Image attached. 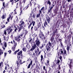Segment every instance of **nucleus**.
<instances>
[{"mask_svg": "<svg viewBox=\"0 0 73 73\" xmlns=\"http://www.w3.org/2000/svg\"><path fill=\"white\" fill-rule=\"evenodd\" d=\"M70 62H68V64L70 68V69L69 70L68 73H71V72H72L71 68H72V67L73 66L72 65H73V62H72V60H70Z\"/></svg>", "mask_w": 73, "mask_h": 73, "instance_id": "nucleus-1", "label": "nucleus"}, {"mask_svg": "<svg viewBox=\"0 0 73 73\" xmlns=\"http://www.w3.org/2000/svg\"><path fill=\"white\" fill-rule=\"evenodd\" d=\"M19 23H21V24H19V25L21 29H23L24 27H23V25H24V22L23 21V20H22L20 21Z\"/></svg>", "mask_w": 73, "mask_h": 73, "instance_id": "nucleus-2", "label": "nucleus"}, {"mask_svg": "<svg viewBox=\"0 0 73 73\" xmlns=\"http://www.w3.org/2000/svg\"><path fill=\"white\" fill-rule=\"evenodd\" d=\"M20 58H18V60L17 61V65L18 66H19V64H22L23 62H21V60L20 59Z\"/></svg>", "mask_w": 73, "mask_h": 73, "instance_id": "nucleus-3", "label": "nucleus"}, {"mask_svg": "<svg viewBox=\"0 0 73 73\" xmlns=\"http://www.w3.org/2000/svg\"><path fill=\"white\" fill-rule=\"evenodd\" d=\"M15 41H18L19 42L20 41V40H21L20 39V35H18L17 37H15Z\"/></svg>", "mask_w": 73, "mask_h": 73, "instance_id": "nucleus-4", "label": "nucleus"}, {"mask_svg": "<svg viewBox=\"0 0 73 73\" xmlns=\"http://www.w3.org/2000/svg\"><path fill=\"white\" fill-rule=\"evenodd\" d=\"M35 43L37 46H39L40 44V40H38V38L35 41Z\"/></svg>", "mask_w": 73, "mask_h": 73, "instance_id": "nucleus-5", "label": "nucleus"}, {"mask_svg": "<svg viewBox=\"0 0 73 73\" xmlns=\"http://www.w3.org/2000/svg\"><path fill=\"white\" fill-rule=\"evenodd\" d=\"M22 51H21L20 52H19L17 53L18 56H17V58H20V57H21V56L22 55Z\"/></svg>", "mask_w": 73, "mask_h": 73, "instance_id": "nucleus-6", "label": "nucleus"}, {"mask_svg": "<svg viewBox=\"0 0 73 73\" xmlns=\"http://www.w3.org/2000/svg\"><path fill=\"white\" fill-rule=\"evenodd\" d=\"M27 33H28V32L27 31H25V33L23 32L21 34V35L20 36L21 37L23 36V37H25V35H26Z\"/></svg>", "mask_w": 73, "mask_h": 73, "instance_id": "nucleus-7", "label": "nucleus"}, {"mask_svg": "<svg viewBox=\"0 0 73 73\" xmlns=\"http://www.w3.org/2000/svg\"><path fill=\"white\" fill-rule=\"evenodd\" d=\"M39 37L40 38H41L42 37H43L44 36V35L42 33V32L41 31H40V33L39 35Z\"/></svg>", "mask_w": 73, "mask_h": 73, "instance_id": "nucleus-8", "label": "nucleus"}, {"mask_svg": "<svg viewBox=\"0 0 73 73\" xmlns=\"http://www.w3.org/2000/svg\"><path fill=\"white\" fill-rule=\"evenodd\" d=\"M37 47V46L36 44H34V45L32 46V48L30 49L31 51H33L35 50V48Z\"/></svg>", "mask_w": 73, "mask_h": 73, "instance_id": "nucleus-9", "label": "nucleus"}, {"mask_svg": "<svg viewBox=\"0 0 73 73\" xmlns=\"http://www.w3.org/2000/svg\"><path fill=\"white\" fill-rule=\"evenodd\" d=\"M56 64H55V63H54V62L52 63L51 66L53 69H55L56 68Z\"/></svg>", "mask_w": 73, "mask_h": 73, "instance_id": "nucleus-10", "label": "nucleus"}, {"mask_svg": "<svg viewBox=\"0 0 73 73\" xmlns=\"http://www.w3.org/2000/svg\"><path fill=\"white\" fill-rule=\"evenodd\" d=\"M32 64V61H31L30 62V63L29 64V66L28 67V69L29 68H30V67H31V65Z\"/></svg>", "mask_w": 73, "mask_h": 73, "instance_id": "nucleus-11", "label": "nucleus"}, {"mask_svg": "<svg viewBox=\"0 0 73 73\" xmlns=\"http://www.w3.org/2000/svg\"><path fill=\"white\" fill-rule=\"evenodd\" d=\"M47 56L48 58H50L52 56V54H50V53H49V54H48Z\"/></svg>", "mask_w": 73, "mask_h": 73, "instance_id": "nucleus-12", "label": "nucleus"}, {"mask_svg": "<svg viewBox=\"0 0 73 73\" xmlns=\"http://www.w3.org/2000/svg\"><path fill=\"white\" fill-rule=\"evenodd\" d=\"M46 48L47 51H48L49 49H50V47L49 46H48V45H47Z\"/></svg>", "mask_w": 73, "mask_h": 73, "instance_id": "nucleus-13", "label": "nucleus"}, {"mask_svg": "<svg viewBox=\"0 0 73 73\" xmlns=\"http://www.w3.org/2000/svg\"><path fill=\"white\" fill-rule=\"evenodd\" d=\"M11 29V27H7V29L6 31H9V30H10Z\"/></svg>", "mask_w": 73, "mask_h": 73, "instance_id": "nucleus-14", "label": "nucleus"}, {"mask_svg": "<svg viewBox=\"0 0 73 73\" xmlns=\"http://www.w3.org/2000/svg\"><path fill=\"white\" fill-rule=\"evenodd\" d=\"M2 54H3V52L1 50V49H0V56H1Z\"/></svg>", "mask_w": 73, "mask_h": 73, "instance_id": "nucleus-15", "label": "nucleus"}, {"mask_svg": "<svg viewBox=\"0 0 73 73\" xmlns=\"http://www.w3.org/2000/svg\"><path fill=\"white\" fill-rule=\"evenodd\" d=\"M11 17V15H10L8 18L7 19V21H8V22H9V19H10Z\"/></svg>", "mask_w": 73, "mask_h": 73, "instance_id": "nucleus-16", "label": "nucleus"}, {"mask_svg": "<svg viewBox=\"0 0 73 73\" xmlns=\"http://www.w3.org/2000/svg\"><path fill=\"white\" fill-rule=\"evenodd\" d=\"M50 19L49 17H48L47 20V21L48 22V24L49 23V21H50Z\"/></svg>", "mask_w": 73, "mask_h": 73, "instance_id": "nucleus-17", "label": "nucleus"}, {"mask_svg": "<svg viewBox=\"0 0 73 73\" xmlns=\"http://www.w3.org/2000/svg\"><path fill=\"white\" fill-rule=\"evenodd\" d=\"M40 57H41L40 62H41V61H42L43 59H44V58H43V56H42V55H41Z\"/></svg>", "mask_w": 73, "mask_h": 73, "instance_id": "nucleus-18", "label": "nucleus"}, {"mask_svg": "<svg viewBox=\"0 0 73 73\" xmlns=\"http://www.w3.org/2000/svg\"><path fill=\"white\" fill-rule=\"evenodd\" d=\"M4 47H5V48H7V42H4Z\"/></svg>", "mask_w": 73, "mask_h": 73, "instance_id": "nucleus-19", "label": "nucleus"}, {"mask_svg": "<svg viewBox=\"0 0 73 73\" xmlns=\"http://www.w3.org/2000/svg\"><path fill=\"white\" fill-rule=\"evenodd\" d=\"M60 62V60H57L56 61V64H59Z\"/></svg>", "mask_w": 73, "mask_h": 73, "instance_id": "nucleus-20", "label": "nucleus"}, {"mask_svg": "<svg viewBox=\"0 0 73 73\" xmlns=\"http://www.w3.org/2000/svg\"><path fill=\"white\" fill-rule=\"evenodd\" d=\"M59 52L61 54L63 53V51H62V50L60 49L59 50Z\"/></svg>", "mask_w": 73, "mask_h": 73, "instance_id": "nucleus-21", "label": "nucleus"}, {"mask_svg": "<svg viewBox=\"0 0 73 73\" xmlns=\"http://www.w3.org/2000/svg\"><path fill=\"white\" fill-rule=\"evenodd\" d=\"M13 29H11L10 30V31H7V32L8 33V34H10V33H11V32H12V31Z\"/></svg>", "mask_w": 73, "mask_h": 73, "instance_id": "nucleus-22", "label": "nucleus"}, {"mask_svg": "<svg viewBox=\"0 0 73 73\" xmlns=\"http://www.w3.org/2000/svg\"><path fill=\"white\" fill-rule=\"evenodd\" d=\"M44 27H46L45 25H48V23H47V22L45 21V22L44 23Z\"/></svg>", "mask_w": 73, "mask_h": 73, "instance_id": "nucleus-23", "label": "nucleus"}, {"mask_svg": "<svg viewBox=\"0 0 73 73\" xmlns=\"http://www.w3.org/2000/svg\"><path fill=\"white\" fill-rule=\"evenodd\" d=\"M14 48H15L17 46V43H14Z\"/></svg>", "mask_w": 73, "mask_h": 73, "instance_id": "nucleus-24", "label": "nucleus"}, {"mask_svg": "<svg viewBox=\"0 0 73 73\" xmlns=\"http://www.w3.org/2000/svg\"><path fill=\"white\" fill-rule=\"evenodd\" d=\"M31 23H32V24H33V26H35V21H33Z\"/></svg>", "mask_w": 73, "mask_h": 73, "instance_id": "nucleus-25", "label": "nucleus"}, {"mask_svg": "<svg viewBox=\"0 0 73 73\" xmlns=\"http://www.w3.org/2000/svg\"><path fill=\"white\" fill-rule=\"evenodd\" d=\"M67 50H68V52H69V46H67Z\"/></svg>", "mask_w": 73, "mask_h": 73, "instance_id": "nucleus-26", "label": "nucleus"}, {"mask_svg": "<svg viewBox=\"0 0 73 73\" xmlns=\"http://www.w3.org/2000/svg\"><path fill=\"white\" fill-rule=\"evenodd\" d=\"M28 6H27L25 7L23 9V10H26V9H28Z\"/></svg>", "mask_w": 73, "mask_h": 73, "instance_id": "nucleus-27", "label": "nucleus"}, {"mask_svg": "<svg viewBox=\"0 0 73 73\" xmlns=\"http://www.w3.org/2000/svg\"><path fill=\"white\" fill-rule=\"evenodd\" d=\"M22 50L24 52H26V48H23Z\"/></svg>", "mask_w": 73, "mask_h": 73, "instance_id": "nucleus-28", "label": "nucleus"}, {"mask_svg": "<svg viewBox=\"0 0 73 73\" xmlns=\"http://www.w3.org/2000/svg\"><path fill=\"white\" fill-rule=\"evenodd\" d=\"M54 38H53V37H52L50 39V40L51 41V42H53V40H54Z\"/></svg>", "mask_w": 73, "mask_h": 73, "instance_id": "nucleus-29", "label": "nucleus"}, {"mask_svg": "<svg viewBox=\"0 0 73 73\" xmlns=\"http://www.w3.org/2000/svg\"><path fill=\"white\" fill-rule=\"evenodd\" d=\"M48 44L50 46H52V44H51V43H50V42H49Z\"/></svg>", "mask_w": 73, "mask_h": 73, "instance_id": "nucleus-30", "label": "nucleus"}, {"mask_svg": "<svg viewBox=\"0 0 73 73\" xmlns=\"http://www.w3.org/2000/svg\"><path fill=\"white\" fill-rule=\"evenodd\" d=\"M58 69L59 70H60V69H61V67L60 66V64H58Z\"/></svg>", "mask_w": 73, "mask_h": 73, "instance_id": "nucleus-31", "label": "nucleus"}, {"mask_svg": "<svg viewBox=\"0 0 73 73\" xmlns=\"http://www.w3.org/2000/svg\"><path fill=\"white\" fill-rule=\"evenodd\" d=\"M42 40H45V36H43V37H42L41 38Z\"/></svg>", "mask_w": 73, "mask_h": 73, "instance_id": "nucleus-32", "label": "nucleus"}, {"mask_svg": "<svg viewBox=\"0 0 73 73\" xmlns=\"http://www.w3.org/2000/svg\"><path fill=\"white\" fill-rule=\"evenodd\" d=\"M40 10L41 11H44V7H43L40 9Z\"/></svg>", "mask_w": 73, "mask_h": 73, "instance_id": "nucleus-33", "label": "nucleus"}, {"mask_svg": "<svg viewBox=\"0 0 73 73\" xmlns=\"http://www.w3.org/2000/svg\"><path fill=\"white\" fill-rule=\"evenodd\" d=\"M31 25H32V23H31L30 24L29 26L28 27L29 29H30V27H31Z\"/></svg>", "mask_w": 73, "mask_h": 73, "instance_id": "nucleus-34", "label": "nucleus"}, {"mask_svg": "<svg viewBox=\"0 0 73 73\" xmlns=\"http://www.w3.org/2000/svg\"><path fill=\"white\" fill-rule=\"evenodd\" d=\"M40 16V14H37L36 15V17H39Z\"/></svg>", "mask_w": 73, "mask_h": 73, "instance_id": "nucleus-35", "label": "nucleus"}, {"mask_svg": "<svg viewBox=\"0 0 73 73\" xmlns=\"http://www.w3.org/2000/svg\"><path fill=\"white\" fill-rule=\"evenodd\" d=\"M38 28H39V27H40L41 26V25L40 24V23H39L38 24Z\"/></svg>", "mask_w": 73, "mask_h": 73, "instance_id": "nucleus-36", "label": "nucleus"}, {"mask_svg": "<svg viewBox=\"0 0 73 73\" xmlns=\"http://www.w3.org/2000/svg\"><path fill=\"white\" fill-rule=\"evenodd\" d=\"M36 50L38 52H40V50H39V48H38L37 47H36Z\"/></svg>", "mask_w": 73, "mask_h": 73, "instance_id": "nucleus-37", "label": "nucleus"}, {"mask_svg": "<svg viewBox=\"0 0 73 73\" xmlns=\"http://www.w3.org/2000/svg\"><path fill=\"white\" fill-rule=\"evenodd\" d=\"M5 18V16L4 15H3L2 16V19H4Z\"/></svg>", "mask_w": 73, "mask_h": 73, "instance_id": "nucleus-38", "label": "nucleus"}, {"mask_svg": "<svg viewBox=\"0 0 73 73\" xmlns=\"http://www.w3.org/2000/svg\"><path fill=\"white\" fill-rule=\"evenodd\" d=\"M47 4H48L49 5H50L51 3H50V1H48V2H47Z\"/></svg>", "mask_w": 73, "mask_h": 73, "instance_id": "nucleus-39", "label": "nucleus"}, {"mask_svg": "<svg viewBox=\"0 0 73 73\" xmlns=\"http://www.w3.org/2000/svg\"><path fill=\"white\" fill-rule=\"evenodd\" d=\"M52 12V9H50L48 11V13H50V12Z\"/></svg>", "mask_w": 73, "mask_h": 73, "instance_id": "nucleus-40", "label": "nucleus"}, {"mask_svg": "<svg viewBox=\"0 0 73 73\" xmlns=\"http://www.w3.org/2000/svg\"><path fill=\"white\" fill-rule=\"evenodd\" d=\"M1 27H2V28H4L5 27V25H2L1 26Z\"/></svg>", "mask_w": 73, "mask_h": 73, "instance_id": "nucleus-41", "label": "nucleus"}, {"mask_svg": "<svg viewBox=\"0 0 73 73\" xmlns=\"http://www.w3.org/2000/svg\"><path fill=\"white\" fill-rule=\"evenodd\" d=\"M4 34L5 35H7V31H6V30L4 31Z\"/></svg>", "mask_w": 73, "mask_h": 73, "instance_id": "nucleus-42", "label": "nucleus"}, {"mask_svg": "<svg viewBox=\"0 0 73 73\" xmlns=\"http://www.w3.org/2000/svg\"><path fill=\"white\" fill-rule=\"evenodd\" d=\"M34 30H35V31H37V27H35L34 28Z\"/></svg>", "mask_w": 73, "mask_h": 73, "instance_id": "nucleus-43", "label": "nucleus"}, {"mask_svg": "<svg viewBox=\"0 0 73 73\" xmlns=\"http://www.w3.org/2000/svg\"><path fill=\"white\" fill-rule=\"evenodd\" d=\"M36 36H37V35L36 34H34L33 35V37H36Z\"/></svg>", "mask_w": 73, "mask_h": 73, "instance_id": "nucleus-44", "label": "nucleus"}, {"mask_svg": "<svg viewBox=\"0 0 73 73\" xmlns=\"http://www.w3.org/2000/svg\"><path fill=\"white\" fill-rule=\"evenodd\" d=\"M42 13V11H41V10H39V14H40V15L41 14V13Z\"/></svg>", "mask_w": 73, "mask_h": 73, "instance_id": "nucleus-45", "label": "nucleus"}, {"mask_svg": "<svg viewBox=\"0 0 73 73\" xmlns=\"http://www.w3.org/2000/svg\"><path fill=\"white\" fill-rule=\"evenodd\" d=\"M64 54H66V50H64Z\"/></svg>", "mask_w": 73, "mask_h": 73, "instance_id": "nucleus-46", "label": "nucleus"}, {"mask_svg": "<svg viewBox=\"0 0 73 73\" xmlns=\"http://www.w3.org/2000/svg\"><path fill=\"white\" fill-rule=\"evenodd\" d=\"M3 6L4 7V8H5V3H3Z\"/></svg>", "mask_w": 73, "mask_h": 73, "instance_id": "nucleus-47", "label": "nucleus"}, {"mask_svg": "<svg viewBox=\"0 0 73 73\" xmlns=\"http://www.w3.org/2000/svg\"><path fill=\"white\" fill-rule=\"evenodd\" d=\"M21 56H21V58L22 59L24 58V57H25V56H23V55H22Z\"/></svg>", "mask_w": 73, "mask_h": 73, "instance_id": "nucleus-48", "label": "nucleus"}, {"mask_svg": "<svg viewBox=\"0 0 73 73\" xmlns=\"http://www.w3.org/2000/svg\"><path fill=\"white\" fill-rule=\"evenodd\" d=\"M8 52H9V54H10V53H11V52H12V51H11V50H9L8 51Z\"/></svg>", "mask_w": 73, "mask_h": 73, "instance_id": "nucleus-49", "label": "nucleus"}, {"mask_svg": "<svg viewBox=\"0 0 73 73\" xmlns=\"http://www.w3.org/2000/svg\"><path fill=\"white\" fill-rule=\"evenodd\" d=\"M3 64V62H2L1 63H0V66H1V64Z\"/></svg>", "mask_w": 73, "mask_h": 73, "instance_id": "nucleus-50", "label": "nucleus"}, {"mask_svg": "<svg viewBox=\"0 0 73 73\" xmlns=\"http://www.w3.org/2000/svg\"><path fill=\"white\" fill-rule=\"evenodd\" d=\"M8 67V66H6L5 68V70H7V67Z\"/></svg>", "mask_w": 73, "mask_h": 73, "instance_id": "nucleus-51", "label": "nucleus"}, {"mask_svg": "<svg viewBox=\"0 0 73 73\" xmlns=\"http://www.w3.org/2000/svg\"><path fill=\"white\" fill-rule=\"evenodd\" d=\"M42 29H43V30H45V28H44V27L43 26H42Z\"/></svg>", "mask_w": 73, "mask_h": 73, "instance_id": "nucleus-52", "label": "nucleus"}, {"mask_svg": "<svg viewBox=\"0 0 73 73\" xmlns=\"http://www.w3.org/2000/svg\"><path fill=\"white\" fill-rule=\"evenodd\" d=\"M35 53H36V54H37V51L36 50H35Z\"/></svg>", "mask_w": 73, "mask_h": 73, "instance_id": "nucleus-53", "label": "nucleus"}, {"mask_svg": "<svg viewBox=\"0 0 73 73\" xmlns=\"http://www.w3.org/2000/svg\"><path fill=\"white\" fill-rule=\"evenodd\" d=\"M59 58L60 60H61V59H62V56H60V57H59Z\"/></svg>", "mask_w": 73, "mask_h": 73, "instance_id": "nucleus-54", "label": "nucleus"}, {"mask_svg": "<svg viewBox=\"0 0 73 73\" xmlns=\"http://www.w3.org/2000/svg\"><path fill=\"white\" fill-rule=\"evenodd\" d=\"M13 42L14 44L16 43V42H15V40H14V39L13 40Z\"/></svg>", "mask_w": 73, "mask_h": 73, "instance_id": "nucleus-55", "label": "nucleus"}, {"mask_svg": "<svg viewBox=\"0 0 73 73\" xmlns=\"http://www.w3.org/2000/svg\"><path fill=\"white\" fill-rule=\"evenodd\" d=\"M52 35H53V36H55V32H54L52 34Z\"/></svg>", "mask_w": 73, "mask_h": 73, "instance_id": "nucleus-56", "label": "nucleus"}, {"mask_svg": "<svg viewBox=\"0 0 73 73\" xmlns=\"http://www.w3.org/2000/svg\"><path fill=\"white\" fill-rule=\"evenodd\" d=\"M29 5H30V6H32V3H31V2H30V3L29 4Z\"/></svg>", "mask_w": 73, "mask_h": 73, "instance_id": "nucleus-57", "label": "nucleus"}, {"mask_svg": "<svg viewBox=\"0 0 73 73\" xmlns=\"http://www.w3.org/2000/svg\"><path fill=\"white\" fill-rule=\"evenodd\" d=\"M15 48H14H14H12V49H13V51H15Z\"/></svg>", "mask_w": 73, "mask_h": 73, "instance_id": "nucleus-58", "label": "nucleus"}, {"mask_svg": "<svg viewBox=\"0 0 73 73\" xmlns=\"http://www.w3.org/2000/svg\"><path fill=\"white\" fill-rule=\"evenodd\" d=\"M43 68L44 70V69H45V66H43Z\"/></svg>", "mask_w": 73, "mask_h": 73, "instance_id": "nucleus-59", "label": "nucleus"}, {"mask_svg": "<svg viewBox=\"0 0 73 73\" xmlns=\"http://www.w3.org/2000/svg\"><path fill=\"white\" fill-rule=\"evenodd\" d=\"M17 28H16V29L15 30V32H16V31H17Z\"/></svg>", "mask_w": 73, "mask_h": 73, "instance_id": "nucleus-60", "label": "nucleus"}, {"mask_svg": "<svg viewBox=\"0 0 73 73\" xmlns=\"http://www.w3.org/2000/svg\"><path fill=\"white\" fill-rule=\"evenodd\" d=\"M33 17L35 18V15H33Z\"/></svg>", "mask_w": 73, "mask_h": 73, "instance_id": "nucleus-61", "label": "nucleus"}, {"mask_svg": "<svg viewBox=\"0 0 73 73\" xmlns=\"http://www.w3.org/2000/svg\"><path fill=\"white\" fill-rule=\"evenodd\" d=\"M3 48L4 50H5V48L4 47V46H3Z\"/></svg>", "mask_w": 73, "mask_h": 73, "instance_id": "nucleus-62", "label": "nucleus"}, {"mask_svg": "<svg viewBox=\"0 0 73 73\" xmlns=\"http://www.w3.org/2000/svg\"><path fill=\"white\" fill-rule=\"evenodd\" d=\"M60 44H61V46H62V45H63V44H62V43L61 42L60 43Z\"/></svg>", "mask_w": 73, "mask_h": 73, "instance_id": "nucleus-63", "label": "nucleus"}, {"mask_svg": "<svg viewBox=\"0 0 73 73\" xmlns=\"http://www.w3.org/2000/svg\"><path fill=\"white\" fill-rule=\"evenodd\" d=\"M7 55V53H5V56Z\"/></svg>", "mask_w": 73, "mask_h": 73, "instance_id": "nucleus-64", "label": "nucleus"}]
</instances>
